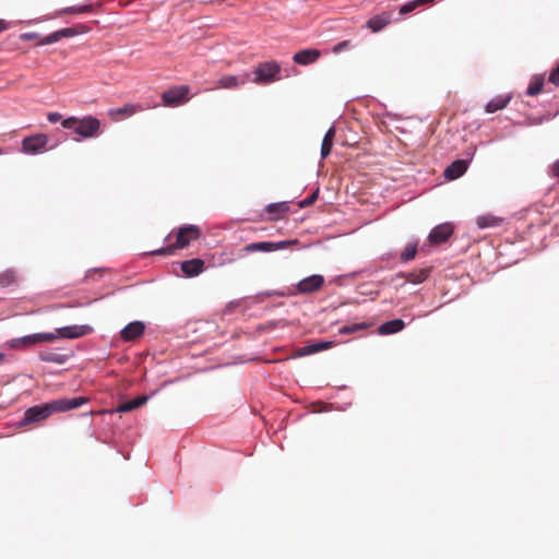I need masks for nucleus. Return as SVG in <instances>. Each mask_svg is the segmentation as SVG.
Instances as JSON below:
<instances>
[{
  "label": "nucleus",
  "mask_w": 559,
  "mask_h": 559,
  "mask_svg": "<svg viewBox=\"0 0 559 559\" xmlns=\"http://www.w3.org/2000/svg\"><path fill=\"white\" fill-rule=\"evenodd\" d=\"M416 253H417V245L416 243L408 245L401 253V260L403 262L412 261L416 257Z\"/></svg>",
  "instance_id": "nucleus-30"
},
{
  "label": "nucleus",
  "mask_w": 559,
  "mask_h": 559,
  "mask_svg": "<svg viewBox=\"0 0 559 559\" xmlns=\"http://www.w3.org/2000/svg\"><path fill=\"white\" fill-rule=\"evenodd\" d=\"M281 71V66L276 61H267L258 64L254 70V82L257 84H269L275 81Z\"/></svg>",
  "instance_id": "nucleus-5"
},
{
  "label": "nucleus",
  "mask_w": 559,
  "mask_h": 559,
  "mask_svg": "<svg viewBox=\"0 0 559 559\" xmlns=\"http://www.w3.org/2000/svg\"><path fill=\"white\" fill-rule=\"evenodd\" d=\"M19 281L17 271L14 269H7L0 272V286L9 287L16 284Z\"/></svg>",
  "instance_id": "nucleus-25"
},
{
  "label": "nucleus",
  "mask_w": 559,
  "mask_h": 559,
  "mask_svg": "<svg viewBox=\"0 0 559 559\" xmlns=\"http://www.w3.org/2000/svg\"><path fill=\"white\" fill-rule=\"evenodd\" d=\"M549 175H550L551 177L559 178V159H558V160H556V162L550 166Z\"/></svg>",
  "instance_id": "nucleus-41"
},
{
  "label": "nucleus",
  "mask_w": 559,
  "mask_h": 559,
  "mask_svg": "<svg viewBox=\"0 0 559 559\" xmlns=\"http://www.w3.org/2000/svg\"><path fill=\"white\" fill-rule=\"evenodd\" d=\"M47 119H48L49 122L56 123V122L62 120V115L59 114V112H49L47 115Z\"/></svg>",
  "instance_id": "nucleus-40"
},
{
  "label": "nucleus",
  "mask_w": 559,
  "mask_h": 559,
  "mask_svg": "<svg viewBox=\"0 0 559 559\" xmlns=\"http://www.w3.org/2000/svg\"><path fill=\"white\" fill-rule=\"evenodd\" d=\"M4 360V355L0 353V364H2Z\"/></svg>",
  "instance_id": "nucleus-44"
},
{
  "label": "nucleus",
  "mask_w": 559,
  "mask_h": 559,
  "mask_svg": "<svg viewBox=\"0 0 559 559\" xmlns=\"http://www.w3.org/2000/svg\"><path fill=\"white\" fill-rule=\"evenodd\" d=\"M333 345H334V343L331 342V341L317 342V343L309 344L307 346H304V347L299 348L298 352H297V355L298 356H306V355L316 354V353H319L321 350L329 349V348L333 347Z\"/></svg>",
  "instance_id": "nucleus-18"
},
{
  "label": "nucleus",
  "mask_w": 559,
  "mask_h": 559,
  "mask_svg": "<svg viewBox=\"0 0 559 559\" xmlns=\"http://www.w3.org/2000/svg\"><path fill=\"white\" fill-rule=\"evenodd\" d=\"M433 1L435 0H413V1H409V2H407L406 4H404V5H402L400 8V14L405 15V14L411 13L412 11H414L415 9H417V8L421 7V5L431 3Z\"/></svg>",
  "instance_id": "nucleus-29"
},
{
  "label": "nucleus",
  "mask_w": 559,
  "mask_h": 559,
  "mask_svg": "<svg viewBox=\"0 0 559 559\" xmlns=\"http://www.w3.org/2000/svg\"><path fill=\"white\" fill-rule=\"evenodd\" d=\"M61 124L64 129H71L84 139L96 136L100 129V121L93 116L84 118L69 117L63 119Z\"/></svg>",
  "instance_id": "nucleus-2"
},
{
  "label": "nucleus",
  "mask_w": 559,
  "mask_h": 559,
  "mask_svg": "<svg viewBox=\"0 0 559 559\" xmlns=\"http://www.w3.org/2000/svg\"><path fill=\"white\" fill-rule=\"evenodd\" d=\"M467 170V163L464 159H456L452 162L444 169V177L450 180L460 178Z\"/></svg>",
  "instance_id": "nucleus-15"
},
{
  "label": "nucleus",
  "mask_w": 559,
  "mask_h": 559,
  "mask_svg": "<svg viewBox=\"0 0 559 559\" xmlns=\"http://www.w3.org/2000/svg\"><path fill=\"white\" fill-rule=\"evenodd\" d=\"M142 110L141 106L135 104H126L123 107L109 110V116L112 120L119 121L126 117H131L138 111Z\"/></svg>",
  "instance_id": "nucleus-14"
},
{
  "label": "nucleus",
  "mask_w": 559,
  "mask_h": 559,
  "mask_svg": "<svg viewBox=\"0 0 559 559\" xmlns=\"http://www.w3.org/2000/svg\"><path fill=\"white\" fill-rule=\"evenodd\" d=\"M204 270V261L202 259H191L181 263V271L186 276L192 277L202 273Z\"/></svg>",
  "instance_id": "nucleus-16"
},
{
  "label": "nucleus",
  "mask_w": 559,
  "mask_h": 559,
  "mask_svg": "<svg viewBox=\"0 0 559 559\" xmlns=\"http://www.w3.org/2000/svg\"><path fill=\"white\" fill-rule=\"evenodd\" d=\"M41 359L45 361H51V362H57V364L63 362L62 356L59 354H49L47 356H41Z\"/></svg>",
  "instance_id": "nucleus-37"
},
{
  "label": "nucleus",
  "mask_w": 559,
  "mask_h": 559,
  "mask_svg": "<svg viewBox=\"0 0 559 559\" xmlns=\"http://www.w3.org/2000/svg\"><path fill=\"white\" fill-rule=\"evenodd\" d=\"M190 87L188 85H176L162 94L163 104L167 107H177L189 100Z\"/></svg>",
  "instance_id": "nucleus-4"
},
{
  "label": "nucleus",
  "mask_w": 559,
  "mask_h": 559,
  "mask_svg": "<svg viewBox=\"0 0 559 559\" xmlns=\"http://www.w3.org/2000/svg\"><path fill=\"white\" fill-rule=\"evenodd\" d=\"M391 22V13L383 12L369 19L366 26L373 33L382 31Z\"/></svg>",
  "instance_id": "nucleus-17"
},
{
  "label": "nucleus",
  "mask_w": 559,
  "mask_h": 559,
  "mask_svg": "<svg viewBox=\"0 0 559 559\" xmlns=\"http://www.w3.org/2000/svg\"><path fill=\"white\" fill-rule=\"evenodd\" d=\"M83 32H84L83 27L81 28V31H79L76 27H67V28L59 29V35H60V38L62 39V38L73 37Z\"/></svg>",
  "instance_id": "nucleus-31"
},
{
  "label": "nucleus",
  "mask_w": 559,
  "mask_h": 559,
  "mask_svg": "<svg viewBox=\"0 0 559 559\" xmlns=\"http://www.w3.org/2000/svg\"><path fill=\"white\" fill-rule=\"evenodd\" d=\"M0 154H2V151L0 150Z\"/></svg>",
  "instance_id": "nucleus-45"
},
{
  "label": "nucleus",
  "mask_w": 559,
  "mask_h": 559,
  "mask_svg": "<svg viewBox=\"0 0 559 559\" xmlns=\"http://www.w3.org/2000/svg\"><path fill=\"white\" fill-rule=\"evenodd\" d=\"M91 10H92V5L91 4H86V5H79V7L67 8V9L63 10V13H74V14H78V13L90 12Z\"/></svg>",
  "instance_id": "nucleus-33"
},
{
  "label": "nucleus",
  "mask_w": 559,
  "mask_h": 559,
  "mask_svg": "<svg viewBox=\"0 0 559 559\" xmlns=\"http://www.w3.org/2000/svg\"><path fill=\"white\" fill-rule=\"evenodd\" d=\"M93 332V329L90 325H69L64 328H59L53 332L57 335V338H79L85 335H88Z\"/></svg>",
  "instance_id": "nucleus-9"
},
{
  "label": "nucleus",
  "mask_w": 559,
  "mask_h": 559,
  "mask_svg": "<svg viewBox=\"0 0 559 559\" xmlns=\"http://www.w3.org/2000/svg\"><path fill=\"white\" fill-rule=\"evenodd\" d=\"M201 236V230L195 225H186L178 229L176 243L152 251V254L166 255L173 254L177 249H183L191 241L197 240Z\"/></svg>",
  "instance_id": "nucleus-3"
},
{
  "label": "nucleus",
  "mask_w": 559,
  "mask_h": 559,
  "mask_svg": "<svg viewBox=\"0 0 559 559\" xmlns=\"http://www.w3.org/2000/svg\"><path fill=\"white\" fill-rule=\"evenodd\" d=\"M364 329H366V325L364 323L345 325L340 329V333L341 334H350V333H355V332L364 330Z\"/></svg>",
  "instance_id": "nucleus-32"
},
{
  "label": "nucleus",
  "mask_w": 559,
  "mask_h": 559,
  "mask_svg": "<svg viewBox=\"0 0 559 559\" xmlns=\"http://www.w3.org/2000/svg\"><path fill=\"white\" fill-rule=\"evenodd\" d=\"M59 40H61V38L59 35V31H57V32H53V33L47 35L46 37H44L39 41V45H50V44L57 43Z\"/></svg>",
  "instance_id": "nucleus-34"
},
{
  "label": "nucleus",
  "mask_w": 559,
  "mask_h": 559,
  "mask_svg": "<svg viewBox=\"0 0 559 559\" xmlns=\"http://www.w3.org/2000/svg\"><path fill=\"white\" fill-rule=\"evenodd\" d=\"M430 269H420L418 271L404 273L401 272L396 274L399 278H405L407 282L413 284H420L425 282L429 275Z\"/></svg>",
  "instance_id": "nucleus-19"
},
{
  "label": "nucleus",
  "mask_w": 559,
  "mask_h": 559,
  "mask_svg": "<svg viewBox=\"0 0 559 559\" xmlns=\"http://www.w3.org/2000/svg\"><path fill=\"white\" fill-rule=\"evenodd\" d=\"M48 143V136L44 133H37L26 136L22 141V151L26 154L40 153Z\"/></svg>",
  "instance_id": "nucleus-8"
},
{
  "label": "nucleus",
  "mask_w": 559,
  "mask_h": 559,
  "mask_svg": "<svg viewBox=\"0 0 559 559\" xmlns=\"http://www.w3.org/2000/svg\"><path fill=\"white\" fill-rule=\"evenodd\" d=\"M317 197H318V191H316L314 193H312L311 195H309L308 198H306V199L300 203V206H301V207H305V206H309V205H311V204L317 200Z\"/></svg>",
  "instance_id": "nucleus-39"
},
{
  "label": "nucleus",
  "mask_w": 559,
  "mask_h": 559,
  "mask_svg": "<svg viewBox=\"0 0 559 559\" xmlns=\"http://www.w3.org/2000/svg\"><path fill=\"white\" fill-rule=\"evenodd\" d=\"M298 243L297 239L293 240H283L278 242H271V241H262V242H251L246 245L242 248V251L246 253H252V252H271L282 249L290 248Z\"/></svg>",
  "instance_id": "nucleus-6"
},
{
  "label": "nucleus",
  "mask_w": 559,
  "mask_h": 559,
  "mask_svg": "<svg viewBox=\"0 0 559 559\" xmlns=\"http://www.w3.org/2000/svg\"><path fill=\"white\" fill-rule=\"evenodd\" d=\"M453 234V226L449 223L436 226L429 234V241L432 245L445 242Z\"/></svg>",
  "instance_id": "nucleus-11"
},
{
  "label": "nucleus",
  "mask_w": 559,
  "mask_h": 559,
  "mask_svg": "<svg viewBox=\"0 0 559 559\" xmlns=\"http://www.w3.org/2000/svg\"><path fill=\"white\" fill-rule=\"evenodd\" d=\"M241 83H245V80L239 81V79L235 75H225L218 80L217 86L221 88H235Z\"/></svg>",
  "instance_id": "nucleus-27"
},
{
  "label": "nucleus",
  "mask_w": 559,
  "mask_h": 559,
  "mask_svg": "<svg viewBox=\"0 0 559 559\" xmlns=\"http://www.w3.org/2000/svg\"><path fill=\"white\" fill-rule=\"evenodd\" d=\"M57 340L55 333H36L12 341V347L26 348L41 342H53Z\"/></svg>",
  "instance_id": "nucleus-7"
},
{
  "label": "nucleus",
  "mask_w": 559,
  "mask_h": 559,
  "mask_svg": "<svg viewBox=\"0 0 559 559\" xmlns=\"http://www.w3.org/2000/svg\"><path fill=\"white\" fill-rule=\"evenodd\" d=\"M146 401H147V396H145V395L138 396L133 400H130L128 402L120 404L117 407L116 412H118V413L131 412V411L144 405L146 403Z\"/></svg>",
  "instance_id": "nucleus-24"
},
{
  "label": "nucleus",
  "mask_w": 559,
  "mask_h": 559,
  "mask_svg": "<svg viewBox=\"0 0 559 559\" xmlns=\"http://www.w3.org/2000/svg\"><path fill=\"white\" fill-rule=\"evenodd\" d=\"M544 76L543 75H535L532 78L528 86H527V90H526V94L528 96H536L538 95L542 91H543V87H544Z\"/></svg>",
  "instance_id": "nucleus-26"
},
{
  "label": "nucleus",
  "mask_w": 559,
  "mask_h": 559,
  "mask_svg": "<svg viewBox=\"0 0 559 559\" xmlns=\"http://www.w3.org/2000/svg\"><path fill=\"white\" fill-rule=\"evenodd\" d=\"M334 138H335V128L331 127L326 131V133L322 140V144H321V157L322 158H326L330 155V153L332 151Z\"/></svg>",
  "instance_id": "nucleus-21"
},
{
  "label": "nucleus",
  "mask_w": 559,
  "mask_h": 559,
  "mask_svg": "<svg viewBox=\"0 0 559 559\" xmlns=\"http://www.w3.org/2000/svg\"><path fill=\"white\" fill-rule=\"evenodd\" d=\"M8 28V23L3 20H0V32H3Z\"/></svg>",
  "instance_id": "nucleus-43"
},
{
  "label": "nucleus",
  "mask_w": 559,
  "mask_h": 559,
  "mask_svg": "<svg viewBox=\"0 0 559 559\" xmlns=\"http://www.w3.org/2000/svg\"><path fill=\"white\" fill-rule=\"evenodd\" d=\"M502 218L495 216L492 214H484L476 218V224L479 228H490L497 227L501 224Z\"/></svg>",
  "instance_id": "nucleus-22"
},
{
  "label": "nucleus",
  "mask_w": 559,
  "mask_h": 559,
  "mask_svg": "<svg viewBox=\"0 0 559 559\" xmlns=\"http://www.w3.org/2000/svg\"><path fill=\"white\" fill-rule=\"evenodd\" d=\"M288 210V206L285 204V203H272V204H269L267 207H266V212L269 214H272V213H280V212H285Z\"/></svg>",
  "instance_id": "nucleus-35"
},
{
  "label": "nucleus",
  "mask_w": 559,
  "mask_h": 559,
  "mask_svg": "<svg viewBox=\"0 0 559 559\" xmlns=\"http://www.w3.org/2000/svg\"><path fill=\"white\" fill-rule=\"evenodd\" d=\"M145 324L142 321H133L127 324L120 332V337L124 342H132L143 335Z\"/></svg>",
  "instance_id": "nucleus-12"
},
{
  "label": "nucleus",
  "mask_w": 559,
  "mask_h": 559,
  "mask_svg": "<svg viewBox=\"0 0 559 559\" xmlns=\"http://www.w3.org/2000/svg\"><path fill=\"white\" fill-rule=\"evenodd\" d=\"M22 38L23 39H28V40L35 39V38H37V34H35V33H25V34L22 35Z\"/></svg>",
  "instance_id": "nucleus-42"
},
{
  "label": "nucleus",
  "mask_w": 559,
  "mask_h": 559,
  "mask_svg": "<svg viewBox=\"0 0 559 559\" xmlns=\"http://www.w3.org/2000/svg\"><path fill=\"white\" fill-rule=\"evenodd\" d=\"M324 284V277L319 274H314L301 280L297 284V290L299 294H312L322 288Z\"/></svg>",
  "instance_id": "nucleus-10"
},
{
  "label": "nucleus",
  "mask_w": 559,
  "mask_h": 559,
  "mask_svg": "<svg viewBox=\"0 0 559 559\" xmlns=\"http://www.w3.org/2000/svg\"><path fill=\"white\" fill-rule=\"evenodd\" d=\"M510 100H511L510 95H506V96L499 95L488 102V104L486 105V111L489 114H493L498 110H501L508 106Z\"/></svg>",
  "instance_id": "nucleus-20"
},
{
  "label": "nucleus",
  "mask_w": 559,
  "mask_h": 559,
  "mask_svg": "<svg viewBox=\"0 0 559 559\" xmlns=\"http://www.w3.org/2000/svg\"><path fill=\"white\" fill-rule=\"evenodd\" d=\"M352 47V43L349 40H343L341 43H338L337 45L334 46L333 48V52L334 53H340L342 52L343 50L347 49Z\"/></svg>",
  "instance_id": "nucleus-36"
},
{
  "label": "nucleus",
  "mask_w": 559,
  "mask_h": 559,
  "mask_svg": "<svg viewBox=\"0 0 559 559\" xmlns=\"http://www.w3.org/2000/svg\"><path fill=\"white\" fill-rule=\"evenodd\" d=\"M433 1L435 0H413V1H409V2H407L406 4H404V5H402L400 8V14L405 15V14L411 13L412 11H414L415 9H417V8L421 7V5L431 3Z\"/></svg>",
  "instance_id": "nucleus-28"
},
{
  "label": "nucleus",
  "mask_w": 559,
  "mask_h": 559,
  "mask_svg": "<svg viewBox=\"0 0 559 559\" xmlns=\"http://www.w3.org/2000/svg\"><path fill=\"white\" fill-rule=\"evenodd\" d=\"M548 80L554 85L559 86V66L550 72Z\"/></svg>",
  "instance_id": "nucleus-38"
},
{
  "label": "nucleus",
  "mask_w": 559,
  "mask_h": 559,
  "mask_svg": "<svg viewBox=\"0 0 559 559\" xmlns=\"http://www.w3.org/2000/svg\"><path fill=\"white\" fill-rule=\"evenodd\" d=\"M88 402L87 397L59 399L51 402L35 405L24 412L20 426H29L41 423L55 413H63L75 409Z\"/></svg>",
  "instance_id": "nucleus-1"
},
{
  "label": "nucleus",
  "mask_w": 559,
  "mask_h": 559,
  "mask_svg": "<svg viewBox=\"0 0 559 559\" xmlns=\"http://www.w3.org/2000/svg\"><path fill=\"white\" fill-rule=\"evenodd\" d=\"M405 323L402 319H394L380 325L379 332L381 334H393L404 329Z\"/></svg>",
  "instance_id": "nucleus-23"
},
{
  "label": "nucleus",
  "mask_w": 559,
  "mask_h": 559,
  "mask_svg": "<svg viewBox=\"0 0 559 559\" xmlns=\"http://www.w3.org/2000/svg\"><path fill=\"white\" fill-rule=\"evenodd\" d=\"M321 56L318 49H304L294 55V61L301 66H308L316 62Z\"/></svg>",
  "instance_id": "nucleus-13"
}]
</instances>
